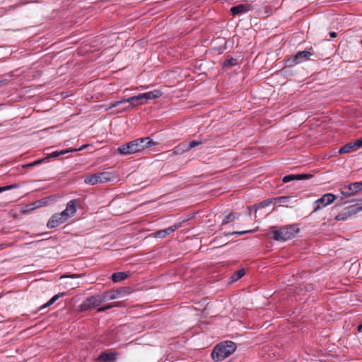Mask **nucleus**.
Wrapping results in <instances>:
<instances>
[{
    "mask_svg": "<svg viewBox=\"0 0 362 362\" xmlns=\"http://www.w3.org/2000/svg\"><path fill=\"white\" fill-rule=\"evenodd\" d=\"M158 142L153 141L150 137H144L134 139L118 147L117 151L122 155L136 153L146 148L154 146Z\"/></svg>",
    "mask_w": 362,
    "mask_h": 362,
    "instance_id": "obj_1",
    "label": "nucleus"
},
{
    "mask_svg": "<svg viewBox=\"0 0 362 362\" xmlns=\"http://www.w3.org/2000/svg\"><path fill=\"white\" fill-rule=\"evenodd\" d=\"M237 349L235 343L231 341H225L217 344L212 353L211 357L215 362L223 361L231 355Z\"/></svg>",
    "mask_w": 362,
    "mask_h": 362,
    "instance_id": "obj_2",
    "label": "nucleus"
},
{
    "mask_svg": "<svg viewBox=\"0 0 362 362\" xmlns=\"http://www.w3.org/2000/svg\"><path fill=\"white\" fill-rule=\"evenodd\" d=\"M299 231V228L295 225H289L275 230V227L271 228L272 238L276 241H286L293 238Z\"/></svg>",
    "mask_w": 362,
    "mask_h": 362,
    "instance_id": "obj_3",
    "label": "nucleus"
},
{
    "mask_svg": "<svg viewBox=\"0 0 362 362\" xmlns=\"http://www.w3.org/2000/svg\"><path fill=\"white\" fill-rule=\"evenodd\" d=\"M115 178L114 174L104 171L99 173L88 175L84 179V182L88 185H95L99 183H105L112 181Z\"/></svg>",
    "mask_w": 362,
    "mask_h": 362,
    "instance_id": "obj_4",
    "label": "nucleus"
},
{
    "mask_svg": "<svg viewBox=\"0 0 362 362\" xmlns=\"http://www.w3.org/2000/svg\"><path fill=\"white\" fill-rule=\"evenodd\" d=\"M104 303L101 294L93 296L86 298L84 302L81 305V310L86 311L91 308H94Z\"/></svg>",
    "mask_w": 362,
    "mask_h": 362,
    "instance_id": "obj_5",
    "label": "nucleus"
},
{
    "mask_svg": "<svg viewBox=\"0 0 362 362\" xmlns=\"http://www.w3.org/2000/svg\"><path fill=\"white\" fill-rule=\"evenodd\" d=\"M362 190V182L351 183L343 186L340 191L341 194L345 197H350Z\"/></svg>",
    "mask_w": 362,
    "mask_h": 362,
    "instance_id": "obj_6",
    "label": "nucleus"
},
{
    "mask_svg": "<svg viewBox=\"0 0 362 362\" xmlns=\"http://www.w3.org/2000/svg\"><path fill=\"white\" fill-rule=\"evenodd\" d=\"M361 211H362V206L351 205L344 209L341 213L339 214L335 217V219L337 221H346L352 215H354Z\"/></svg>",
    "mask_w": 362,
    "mask_h": 362,
    "instance_id": "obj_7",
    "label": "nucleus"
},
{
    "mask_svg": "<svg viewBox=\"0 0 362 362\" xmlns=\"http://www.w3.org/2000/svg\"><path fill=\"white\" fill-rule=\"evenodd\" d=\"M335 196L331 193L324 194L322 197L315 201L313 212H316L321 208L330 204L335 200Z\"/></svg>",
    "mask_w": 362,
    "mask_h": 362,
    "instance_id": "obj_8",
    "label": "nucleus"
},
{
    "mask_svg": "<svg viewBox=\"0 0 362 362\" xmlns=\"http://www.w3.org/2000/svg\"><path fill=\"white\" fill-rule=\"evenodd\" d=\"M76 199L71 200L67 203L65 210L61 212L66 220L73 216L76 212Z\"/></svg>",
    "mask_w": 362,
    "mask_h": 362,
    "instance_id": "obj_9",
    "label": "nucleus"
},
{
    "mask_svg": "<svg viewBox=\"0 0 362 362\" xmlns=\"http://www.w3.org/2000/svg\"><path fill=\"white\" fill-rule=\"evenodd\" d=\"M66 220L61 213L54 214L48 221L47 226L48 228H54L64 223Z\"/></svg>",
    "mask_w": 362,
    "mask_h": 362,
    "instance_id": "obj_10",
    "label": "nucleus"
},
{
    "mask_svg": "<svg viewBox=\"0 0 362 362\" xmlns=\"http://www.w3.org/2000/svg\"><path fill=\"white\" fill-rule=\"evenodd\" d=\"M313 55V53L308 50L298 52L292 59L294 64H298L308 61Z\"/></svg>",
    "mask_w": 362,
    "mask_h": 362,
    "instance_id": "obj_11",
    "label": "nucleus"
},
{
    "mask_svg": "<svg viewBox=\"0 0 362 362\" xmlns=\"http://www.w3.org/2000/svg\"><path fill=\"white\" fill-rule=\"evenodd\" d=\"M141 100V98H140V94H139V95H136V96L130 97V98H129L127 99H124V100H119V101H116L114 103H112L110 106L109 108L110 109V108H112V107H117V106H119L121 104L129 103H130V105L124 109V110H127V109H129L131 106L136 105L137 104H135L134 102L136 101V100Z\"/></svg>",
    "mask_w": 362,
    "mask_h": 362,
    "instance_id": "obj_12",
    "label": "nucleus"
},
{
    "mask_svg": "<svg viewBox=\"0 0 362 362\" xmlns=\"http://www.w3.org/2000/svg\"><path fill=\"white\" fill-rule=\"evenodd\" d=\"M251 10V6L247 4H239L230 8V12L233 16L241 15Z\"/></svg>",
    "mask_w": 362,
    "mask_h": 362,
    "instance_id": "obj_13",
    "label": "nucleus"
},
{
    "mask_svg": "<svg viewBox=\"0 0 362 362\" xmlns=\"http://www.w3.org/2000/svg\"><path fill=\"white\" fill-rule=\"evenodd\" d=\"M310 174H297V175H288L283 177L282 181L284 183L288 182L292 180H306L312 177Z\"/></svg>",
    "mask_w": 362,
    "mask_h": 362,
    "instance_id": "obj_14",
    "label": "nucleus"
},
{
    "mask_svg": "<svg viewBox=\"0 0 362 362\" xmlns=\"http://www.w3.org/2000/svg\"><path fill=\"white\" fill-rule=\"evenodd\" d=\"M122 289L110 290L101 294L104 302L116 299L121 294Z\"/></svg>",
    "mask_w": 362,
    "mask_h": 362,
    "instance_id": "obj_15",
    "label": "nucleus"
},
{
    "mask_svg": "<svg viewBox=\"0 0 362 362\" xmlns=\"http://www.w3.org/2000/svg\"><path fill=\"white\" fill-rule=\"evenodd\" d=\"M181 226V223L175 224L170 227H168V228L160 230L156 232V237L157 238H165L167 235H170L173 232H174L175 230L179 228Z\"/></svg>",
    "mask_w": 362,
    "mask_h": 362,
    "instance_id": "obj_16",
    "label": "nucleus"
},
{
    "mask_svg": "<svg viewBox=\"0 0 362 362\" xmlns=\"http://www.w3.org/2000/svg\"><path fill=\"white\" fill-rule=\"evenodd\" d=\"M162 95V92L159 90H154L148 93L140 94L141 100H153L160 98Z\"/></svg>",
    "mask_w": 362,
    "mask_h": 362,
    "instance_id": "obj_17",
    "label": "nucleus"
},
{
    "mask_svg": "<svg viewBox=\"0 0 362 362\" xmlns=\"http://www.w3.org/2000/svg\"><path fill=\"white\" fill-rule=\"evenodd\" d=\"M117 359V354L115 352H103L99 357L98 361L104 362H113Z\"/></svg>",
    "mask_w": 362,
    "mask_h": 362,
    "instance_id": "obj_18",
    "label": "nucleus"
},
{
    "mask_svg": "<svg viewBox=\"0 0 362 362\" xmlns=\"http://www.w3.org/2000/svg\"><path fill=\"white\" fill-rule=\"evenodd\" d=\"M45 203H46V201H45L44 199H42V200H39V201L33 202L32 204H27L26 206H24V213L32 211V210L37 209V208H40V206L45 204Z\"/></svg>",
    "mask_w": 362,
    "mask_h": 362,
    "instance_id": "obj_19",
    "label": "nucleus"
},
{
    "mask_svg": "<svg viewBox=\"0 0 362 362\" xmlns=\"http://www.w3.org/2000/svg\"><path fill=\"white\" fill-rule=\"evenodd\" d=\"M84 148H85V146H83L79 148H69V149L64 150V151H54L49 154V157L54 158V157H57L61 155H64L69 152H76V151L83 149Z\"/></svg>",
    "mask_w": 362,
    "mask_h": 362,
    "instance_id": "obj_20",
    "label": "nucleus"
},
{
    "mask_svg": "<svg viewBox=\"0 0 362 362\" xmlns=\"http://www.w3.org/2000/svg\"><path fill=\"white\" fill-rule=\"evenodd\" d=\"M128 277V274L126 272H116L112 274L111 279L113 282H119L125 280Z\"/></svg>",
    "mask_w": 362,
    "mask_h": 362,
    "instance_id": "obj_21",
    "label": "nucleus"
},
{
    "mask_svg": "<svg viewBox=\"0 0 362 362\" xmlns=\"http://www.w3.org/2000/svg\"><path fill=\"white\" fill-rule=\"evenodd\" d=\"M185 152H187L186 145L181 144L172 150L171 156L181 155Z\"/></svg>",
    "mask_w": 362,
    "mask_h": 362,
    "instance_id": "obj_22",
    "label": "nucleus"
},
{
    "mask_svg": "<svg viewBox=\"0 0 362 362\" xmlns=\"http://www.w3.org/2000/svg\"><path fill=\"white\" fill-rule=\"evenodd\" d=\"M356 151L354 147V145L352 143H349L346 145H344V146H342L339 151V153L340 154H343V153H350V152H352V151Z\"/></svg>",
    "mask_w": 362,
    "mask_h": 362,
    "instance_id": "obj_23",
    "label": "nucleus"
},
{
    "mask_svg": "<svg viewBox=\"0 0 362 362\" xmlns=\"http://www.w3.org/2000/svg\"><path fill=\"white\" fill-rule=\"evenodd\" d=\"M64 292L57 293V295L54 296L47 303L43 305L42 306V308H45L50 306L54 303H55L60 297L64 296Z\"/></svg>",
    "mask_w": 362,
    "mask_h": 362,
    "instance_id": "obj_24",
    "label": "nucleus"
},
{
    "mask_svg": "<svg viewBox=\"0 0 362 362\" xmlns=\"http://www.w3.org/2000/svg\"><path fill=\"white\" fill-rule=\"evenodd\" d=\"M291 197H278L274 198L275 201H278L279 203H281L283 205H285L286 207L289 206V204H292Z\"/></svg>",
    "mask_w": 362,
    "mask_h": 362,
    "instance_id": "obj_25",
    "label": "nucleus"
},
{
    "mask_svg": "<svg viewBox=\"0 0 362 362\" xmlns=\"http://www.w3.org/2000/svg\"><path fill=\"white\" fill-rule=\"evenodd\" d=\"M238 218L237 216L234 213H230L228 215L226 216L222 221V225L228 224L230 222L234 221Z\"/></svg>",
    "mask_w": 362,
    "mask_h": 362,
    "instance_id": "obj_26",
    "label": "nucleus"
},
{
    "mask_svg": "<svg viewBox=\"0 0 362 362\" xmlns=\"http://www.w3.org/2000/svg\"><path fill=\"white\" fill-rule=\"evenodd\" d=\"M238 65H240V64H239L238 60L237 59H226L223 62L224 66H238Z\"/></svg>",
    "mask_w": 362,
    "mask_h": 362,
    "instance_id": "obj_27",
    "label": "nucleus"
},
{
    "mask_svg": "<svg viewBox=\"0 0 362 362\" xmlns=\"http://www.w3.org/2000/svg\"><path fill=\"white\" fill-rule=\"evenodd\" d=\"M255 231V230H242V231H234V232H231V233H225V235L226 236H229V235H244V234H246V233H253Z\"/></svg>",
    "mask_w": 362,
    "mask_h": 362,
    "instance_id": "obj_28",
    "label": "nucleus"
},
{
    "mask_svg": "<svg viewBox=\"0 0 362 362\" xmlns=\"http://www.w3.org/2000/svg\"><path fill=\"white\" fill-rule=\"evenodd\" d=\"M245 274V271L244 269H241L240 270H238V272H236L234 274V276H233V281H237L238 279H240V278H242Z\"/></svg>",
    "mask_w": 362,
    "mask_h": 362,
    "instance_id": "obj_29",
    "label": "nucleus"
},
{
    "mask_svg": "<svg viewBox=\"0 0 362 362\" xmlns=\"http://www.w3.org/2000/svg\"><path fill=\"white\" fill-rule=\"evenodd\" d=\"M202 144V141H191L189 145H186V148L187 149V151H190L191 149H192L193 148L199 146V145H201Z\"/></svg>",
    "mask_w": 362,
    "mask_h": 362,
    "instance_id": "obj_30",
    "label": "nucleus"
},
{
    "mask_svg": "<svg viewBox=\"0 0 362 362\" xmlns=\"http://www.w3.org/2000/svg\"><path fill=\"white\" fill-rule=\"evenodd\" d=\"M43 160H44L43 159H40V160H35V161L30 163L24 164V169L32 168L37 164L42 163Z\"/></svg>",
    "mask_w": 362,
    "mask_h": 362,
    "instance_id": "obj_31",
    "label": "nucleus"
},
{
    "mask_svg": "<svg viewBox=\"0 0 362 362\" xmlns=\"http://www.w3.org/2000/svg\"><path fill=\"white\" fill-rule=\"evenodd\" d=\"M355 150L360 148L362 146V137L357 139L356 141L352 143Z\"/></svg>",
    "mask_w": 362,
    "mask_h": 362,
    "instance_id": "obj_32",
    "label": "nucleus"
},
{
    "mask_svg": "<svg viewBox=\"0 0 362 362\" xmlns=\"http://www.w3.org/2000/svg\"><path fill=\"white\" fill-rule=\"evenodd\" d=\"M13 188V186L12 185H9V186H4V187H0V193L6 191V190H8V189H10Z\"/></svg>",
    "mask_w": 362,
    "mask_h": 362,
    "instance_id": "obj_33",
    "label": "nucleus"
},
{
    "mask_svg": "<svg viewBox=\"0 0 362 362\" xmlns=\"http://www.w3.org/2000/svg\"><path fill=\"white\" fill-rule=\"evenodd\" d=\"M272 200H266V201H264L262 202H261V205L262 206H269L270 204H272Z\"/></svg>",
    "mask_w": 362,
    "mask_h": 362,
    "instance_id": "obj_34",
    "label": "nucleus"
},
{
    "mask_svg": "<svg viewBox=\"0 0 362 362\" xmlns=\"http://www.w3.org/2000/svg\"><path fill=\"white\" fill-rule=\"evenodd\" d=\"M113 305H114V307H121V306H123V303L115 302V303H113Z\"/></svg>",
    "mask_w": 362,
    "mask_h": 362,
    "instance_id": "obj_35",
    "label": "nucleus"
},
{
    "mask_svg": "<svg viewBox=\"0 0 362 362\" xmlns=\"http://www.w3.org/2000/svg\"><path fill=\"white\" fill-rule=\"evenodd\" d=\"M83 276V274H72L71 276H69V277H71V278H78V277H81Z\"/></svg>",
    "mask_w": 362,
    "mask_h": 362,
    "instance_id": "obj_36",
    "label": "nucleus"
},
{
    "mask_svg": "<svg viewBox=\"0 0 362 362\" xmlns=\"http://www.w3.org/2000/svg\"><path fill=\"white\" fill-rule=\"evenodd\" d=\"M113 307H114L113 303H110V304L105 305L106 310L110 309V308H112Z\"/></svg>",
    "mask_w": 362,
    "mask_h": 362,
    "instance_id": "obj_37",
    "label": "nucleus"
},
{
    "mask_svg": "<svg viewBox=\"0 0 362 362\" xmlns=\"http://www.w3.org/2000/svg\"><path fill=\"white\" fill-rule=\"evenodd\" d=\"M148 88V86H140L137 87L136 89L137 90H143V89H146Z\"/></svg>",
    "mask_w": 362,
    "mask_h": 362,
    "instance_id": "obj_38",
    "label": "nucleus"
},
{
    "mask_svg": "<svg viewBox=\"0 0 362 362\" xmlns=\"http://www.w3.org/2000/svg\"><path fill=\"white\" fill-rule=\"evenodd\" d=\"M105 310H106L105 306H104V307H101V308H98V312H100H100H104V311H105Z\"/></svg>",
    "mask_w": 362,
    "mask_h": 362,
    "instance_id": "obj_39",
    "label": "nucleus"
},
{
    "mask_svg": "<svg viewBox=\"0 0 362 362\" xmlns=\"http://www.w3.org/2000/svg\"><path fill=\"white\" fill-rule=\"evenodd\" d=\"M329 35L331 37H335L337 36V33L335 32H331Z\"/></svg>",
    "mask_w": 362,
    "mask_h": 362,
    "instance_id": "obj_40",
    "label": "nucleus"
},
{
    "mask_svg": "<svg viewBox=\"0 0 362 362\" xmlns=\"http://www.w3.org/2000/svg\"><path fill=\"white\" fill-rule=\"evenodd\" d=\"M357 329H358V332H361L362 331V325H358Z\"/></svg>",
    "mask_w": 362,
    "mask_h": 362,
    "instance_id": "obj_41",
    "label": "nucleus"
},
{
    "mask_svg": "<svg viewBox=\"0 0 362 362\" xmlns=\"http://www.w3.org/2000/svg\"><path fill=\"white\" fill-rule=\"evenodd\" d=\"M346 203H347V202H346V201H343V199L341 198V203H340V204H341V205H342V204H346Z\"/></svg>",
    "mask_w": 362,
    "mask_h": 362,
    "instance_id": "obj_42",
    "label": "nucleus"
},
{
    "mask_svg": "<svg viewBox=\"0 0 362 362\" xmlns=\"http://www.w3.org/2000/svg\"><path fill=\"white\" fill-rule=\"evenodd\" d=\"M68 276H64V277H67ZM61 279H63V276H61Z\"/></svg>",
    "mask_w": 362,
    "mask_h": 362,
    "instance_id": "obj_43",
    "label": "nucleus"
}]
</instances>
